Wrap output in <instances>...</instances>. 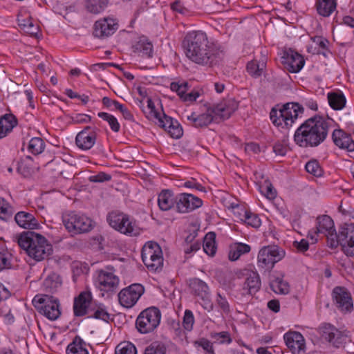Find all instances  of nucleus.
I'll return each mask as SVG.
<instances>
[{"mask_svg": "<svg viewBox=\"0 0 354 354\" xmlns=\"http://www.w3.org/2000/svg\"><path fill=\"white\" fill-rule=\"evenodd\" d=\"M170 88L172 91L176 92L178 95L183 100L187 91L189 90V86L188 83L186 82H183L182 83L171 82Z\"/></svg>", "mask_w": 354, "mask_h": 354, "instance_id": "49", "label": "nucleus"}, {"mask_svg": "<svg viewBox=\"0 0 354 354\" xmlns=\"http://www.w3.org/2000/svg\"><path fill=\"white\" fill-rule=\"evenodd\" d=\"M111 179V176L104 172H100L88 177V180L91 183H104L109 181Z\"/></svg>", "mask_w": 354, "mask_h": 354, "instance_id": "55", "label": "nucleus"}, {"mask_svg": "<svg viewBox=\"0 0 354 354\" xmlns=\"http://www.w3.org/2000/svg\"><path fill=\"white\" fill-rule=\"evenodd\" d=\"M40 227V225L34 215L30 213L24 212V229L32 231Z\"/></svg>", "mask_w": 354, "mask_h": 354, "instance_id": "45", "label": "nucleus"}, {"mask_svg": "<svg viewBox=\"0 0 354 354\" xmlns=\"http://www.w3.org/2000/svg\"><path fill=\"white\" fill-rule=\"evenodd\" d=\"M98 116L108 122L111 129L115 131L118 132L120 130V124L118 122V120L112 115H110L107 113L100 112L98 113Z\"/></svg>", "mask_w": 354, "mask_h": 354, "instance_id": "50", "label": "nucleus"}, {"mask_svg": "<svg viewBox=\"0 0 354 354\" xmlns=\"http://www.w3.org/2000/svg\"><path fill=\"white\" fill-rule=\"evenodd\" d=\"M133 52L138 53L139 55L147 58H151L153 56V45L145 37H142L133 46Z\"/></svg>", "mask_w": 354, "mask_h": 354, "instance_id": "26", "label": "nucleus"}, {"mask_svg": "<svg viewBox=\"0 0 354 354\" xmlns=\"http://www.w3.org/2000/svg\"><path fill=\"white\" fill-rule=\"evenodd\" d=\"M175 209L178 212L186 213L200 207L203 205V201H178L175 203Z\"/></svg>", "mask_w": 354, "mask_h": 354, "instance_id": "35", "label": "nucleus"}, {"mask_svg": "<svg viewBox=\"0 0 354 354\" xmlns=\"http://www.w3.org/2000/svg\"><path fill=\"white\" fill-rule=\"evenodd\" d=\"M195 319L192 310H185L183 319V326L185 330L191 331L193 329Z\"/></svg>", "mask_w": 354, "mask_h": 354, "instance_id": "51", "label": "nucleus"}, {"mask_svg": "<svg viewBox=\"0 0 354 354\" xmlns=\"http://www.w3.org/2000/svg\"><path fill=\"white\" fill-rule=\"evenodd\" d=\"M32 303L38 311L49 320L55 321L61 315L59 301L53 296L36 295L32 299Z\"/></svg>", "mask_w": 354, "mask_h": 354, "instance_id": "6", "label": "nucleus"}, {"mask_svg": "<svg viewBox=\"0 0 354 354\" xmlns=\"http://www.w3.org/2000/svg\"><path fill=\"white\" fill-rule=\"evenodd\" d=\"M24 250L36 261L48 257L52 252V245L42 235L33 231L24 232Z\"/></svg>", "mask_w": 354, "mask_h": 354, "instance_id": "3", "label": "nucleus"}, {"mask_svg": "<svg viewBox=\"0 0 354 354\" xmlns=\"http://www.w3.org/2000/svg\"><path fill=\"white\" fill-rule=\"evenodd\" d=\"M109 0H86V10L93 14L102 12L107 6Z\"/></svg>", "mask_w": 354, "mask_h": 354, "instance_id": "38", "label": "nucleus"}, {"mask_svg": "<svg viewBox=\"0 0 354 354\" xmlns=\"http://www.w3.org/2000/svg\"><path fill=\"white\" fill-rule=\"evenodd\" d=\"M283 339L286 346L292 354H305V339L299 332H287L284 334Z\"/></svg>", "mask_w": 354, "mask_h": 354, "instance_id": "18", "label": "nucleus"}, {"mask_svg": "<svg viewBox=\"0 0 354 354\" xmlns=\"http://www.w3.org/2000/svg\"><path fill=\"white\" fill-rule=\"evenodd\" d=\"M293 245L300 252H306L308 250L309 243L306 239H301L300 241H294Z\"/></svg>", "mask_w": 354, "mask_h": 354, "instance_id": "63", "label": "nucleus"}, {"mask_svg": "<svg viewBox=\"0 0 354 354\" xmlns=\"http://www.w3.org/2000/svg\"><path fill=\"white\" fill-rule=\"evenodd\" d=\"M95 305L92 294L89 290L81 292L74 299L73 313L75 316L82 317L89 315Z\"/></svg>", "mask_w": 354, "mask_h": 354, "instance_id": "16", "label": "nucleus"}, {"mask_svg": "<svg viewBox=\"0 0 354 354\" xmlns=\"http://www.w3.org/2000/svg\"><path fill=\"white\" fill-rule=\"evenodd\" d=\"M333 122V119L321 116L310 118L296 130L295 142L301 147H317L324 141Z\"/></svg>", "mask_w": 354, "mask_h": 354, "instance_id": "2", "label": "nucleus"}, {"mask_svg": "<svg viewBox=\"0 0 354 354\" xmlns=\"http://www.w3.org/2000/svg\"><path fill=\"white\" fill-rule=\"evenodd\" d=\"M161 313L156 307L147 308L138 316L136 326L138 330L143 334L153 331L160 324Z\"/></svg>", "mask_w": 354, "mask_h": 354, "instance_id": "9", "label": "nucleus"}, {"mask_svg": "<svg viewBox=\"0 0 354 354\" xmlns=\"http://www.w3.org/2000/svg\"><path fill=\"white\" fill-rule=\"evenodd\" d=\"M215 302L221 311L225 314H228L230 311V304L225 297L222 296L220 292L216 293Z\"/></svg>", "mask_w": 354, "mask_h": 354, "instance_id": "52", "label": "nucleus"}, {"mask_svg": "<svg viewBox=\"0 0 354 354\" xmlns=\"http://www.w3.org/2000/svg\"><path fill=\"white\" fill-rule=\"evenodd\" d=\"M286 252L276 245L264 246L257 256V266L264 271H270L274 265L284 258Z\"/></svg>", "mask_w": 354, "mask_h": 354, "instance_id": "8", "label": "nucleus"}, {"mask_svg": "<svg viewBox=\"0 0 354 354\" xmlns=\"http://www.w3.org/2000/svg\"><path fill=\"white\" fill-rule=\"evenodd\" d=\"M189 286L192 293L199 298H204L207 295H210L209 288L207 284L200 279H191L189 280Z\"/></svg>", "mask_w": 354, "mask_h": 354, "instance_id": "29", "label": "nucleus"}, {"mask_svg": "<svg viewBox=\"0 0 354 354\" xmlns=\"http://www.w3.org/2000/svg\"><path fill=\"white\" fill-rule=\"evenodd\" d=\"M337 244L331 249L341 246L343 253L348 257H354V223H344L339 229L336 237L334 239Z\"/></svg>", "mask_w": 354, "mask_h": 354, "instance_id": "10", "label": "nucleus"}, {"mask_svg": "<svg viewBox=\"0 0 354 354\" xmlns=\"http://www.w3.org/2000/svg\"><path fill=\"white\" fill-rule=\"evenodd\" d=\"M288 151L286 145L277 142L273 146V151L277 156H284Z\"/></svg>", "mask_w": 354, "mask_h": 354, "instance_id": "60", "label": "nucleus"}, {"mask_svg": "<svg viewBox=\"0 0 354 354\" xmlns=\"http://www.w3.org/2000/svg\"><path fill=\"white\" fill-rule=\"evenodd\" d=\"M282 58L284 64L288 66V70L291 73L299 72L303 68L305 63L304 57L292 49L284 52Z\"/></svg>", "mask_w": 354, "mask_h": 354, "instance_id": "22", "label": "nucleus"}, {"mask_svg": "<svg viewBox=\"0 0 354 354\" xmlns=\"http://www.w3.org/2000/svg\"><path fill=\"white\" fill-rule=\"evenodd\" d=\"M211 337L219 344H230L232 342L230 334L227 331L212 333Z\"/></svg>", "mask_w": 354, "mask_h": 354, "instance_id": "53", "label": "nucleus"}, {"mask_svg": "<svg viewBox=\"0 0 354 354\" xmlns=\"http://www.w3.org/2000/svg\"><path fill=\"white\" fill-rule=\"evenodd\" d=\"M38 171L39 168L37 167H26V168H24V178L27 180L35 179V177L37 176Z\"/></svg>", "mask_w": 354, "mask_h": 354, "instance_id": "59", "label": "nucleus"}, {"mask_svg": "<svg viewBox=\"0 0 354 354\" xmlns=\"http://www.w3.org/2000/svg\"><path fill=\"white\" fill-rule=\"evenodd\" d=\"M60 286L61 280L59 277L55 273H52L44 279L42 288L46 292L53 293L55 292Z\"/></svg>", "mask_w": 354, "mask_h": 354, "instance_id": "34", "label": "nucleus"}, {"mask_svg": "<svg viewBox=\"0 0 354 354\" xmlns=\"http://www.w3.org/2000/svg\"><path fill=\"white\" fill-rule=\"evenodd\" d=\"M109 224L115 230L129 236H136L140 234L141 229L136 220L118 211H113L107 216Z\"/></svg>", "mask_w": 354, "mask_h": 354, "instance_id": "5", "label": "nucleus"}, {"mask_svg": "<svg viewBox=\"0 0 354 354\" xmlns=\"http://www.w3.org/2000/svg\"><path fill=\"white\" fill-rule=\"evenodd\" d=\"M306 170L308 173L313 175L315 177L322 176L323 170L319 166L318 162L315 160H310L306 165Z\"/></svg>", "mask_w": 354, "mask_h": 354, "instance_id": "47", "label": "nucleus"}, {"mask_svg": "<svg viewBox=\"0 0 354 354\" xmlns=\"http://www.w3.org/2000/svg\"><path fill=\"white\" fill-rule=\"evenodd\" d=\"M100 130L95 127H86L75 138L77 146L82 150H88L95 144Z\"/></svg>", "mask_w": 354, "mask_h": 354, "instance_id": "17", "label": "nucleus"}, {"mask_svg": "<svg viewBox=\"0 0 354 354\" xmlns=\"http://www.w3.org/2000/svg\"><path fill=\"white\" fill-rule=\"evenodd\" d=\"M144 354H166V348L163 344H152L145 348Z\"/></svg>", "mask_w": 354, "mask_h": 354, "instance_id": "54", "label": "nucleus"}, {"mask_svg": "<svg viewBox=\"0 0 354 354\" xmlns=\"http://www.w3.org/2000/svg\"><path fill=\"white\" fill-rule=\"evenodd\" d=\"M63 223L66 229L73 234L87 232L93 228V221L90 218L74 212L64 215Z\"/></svg>", "mask_w": 354, "mask_h": 354, "instance_id": "11", "label": "nucleus"}, {"mask_svg": "<svg viewBox=\"0 0 354 354\" xmlns=\"http://www.w3.org/2000/svg\"><path fill=\"white\" fill-rule=\"evenodd\" d=\"M215 238L216 235L214 232L207 233L204 238L203 250L209 256H214L216 251Z\"/></svg>", "mask_w": 354, "mask_h": 354, "instance_id": "37", "label": "nucleus"}, {"mask_svg": "<svg viewBox=\"0 0 354 354\" xmlns=\"http://www.w3.org/2000/svg\"><path fill=\"white\" fill-rule=\"evenodd\" d=\"M45 148L44 140L39 137L32 138L28 145V151L33 155H39L42 153Z\"/></svg>", "mask_w": 354, "mask_h": 354, "instance_id": "43", "label": "nucleus"}, {"mask_svg": "<svg viewBox=\"0 0 354 354\" xmlns=\"http://www.w3.org/2000/svg\"><path fill=\"white\" fill-rule=\"evenodd\" d=\"M322 338L336 348L344 346L348 341V335L330 324H324L319 327Z\"/></svg>", "mask_w": 354, "mask_h": 354, "instance_id": "13", "label": "nucleus"}, {"mask_svg": "<svg viewBox=\"0 0 354 354\" xmlns=\"http://www.w3.org/2000/svg\"><path fill=\"white\" fill-rule=\"evenodd\" d=\"M12 214L11 207L6 201H0V218L6 220Z\"/></svg>", "mask_w": 354, "mask_h": 354, "instance_id": "57", "label": "nucleus"}, {"mask_svg": "<svg viewBox=\"0 0 354 354\" xmlns=\"http://www.w3.org/2000/svg\"><path fill=\"white\" fill-rule=\"evenodd\" d=\"M261 279L259 274L256 272H250L243 283V289L249 295H254L261 288Z\"/></svg>", "mask_w": 354, "mask_h": 354, "instance_id": "27", "label": "nucleus"}, {"mask_svg": "<svg viewBox=\"0 0 354 354\" xmlns=\"http://www.w3.org/2000/svg\"><path fill=\"white\" fill-rule=\"evenodd\" d=\"M115 354H137L134 344L129 342L120 343L115 348Z\"/></svg>", "mask_w": 354, "mask_h": 354, "instance_id": "46", "label": "nucleus"}, {"mask_svg": "<svg viewBox=\"0 0 354 354\" xmlns=\"http://www.w3.org/2000/svg\"><path fill=\"white\" fill-rule=\"evenodd\" d=\"M142 260L149 270L156 272L163 266V256L160 246L154 241H147L142 250Z\"/></svg>", "mask_w": 354, "mask_h": 354, "instance_id": "7", "label": "nucleus"}, {"mask_svg": "<svg viewBox=\"0 0 354 354\" xmlns=\"http://www.w3.org/2000/svg\"><path fill=\"white\" fill-rule=\"evenodd\" d=\"M11 254L2 245H0V269L9 268L11 266Z\"/></svg>", "mask_w": 354, "mask_h": 354, "instance_id": "48", "label": "nucleus"}, {"mask_svg": "<svg viewBox=\"0 0 354 354\" xmlns=\"http://www.w3.org/2000/svg\"><path fill=\"white\" fill-rule=\"evenodd\" d=\"M201 95V93L198 91H192L189 93H186V95L183 98L184 102H195L197 98H198Z\"/></svg>", "mask_w": 354, "mask_h": 354, "instance_id": "64", "label": "nucleus"}, {"mask_svg": "<svg viewBox=\"0 0 354 354\" xmlns=\"http://www.w3.org/2000/svg\"><path fill=\"white\" fill-rule=\"evenodd\" d=\"M176 202V201H157L158 207L162 211L175 209Z\"/></svg>", "mask_w": 354, "mask_h": 354, "instance_id": "61", "label": "nucleus"}, {"mask_svg": "<svg viewBox=\"0 0 354 354\" xmlns=\"http://www.w3.org/2000/svg\"><path fill=\"white\" fill-rule=\"evenodd\" d=\"M186 56L193 62L203 66L218 64L224 57L223 49L210 42L205 32L198 30L188 32L184 38Z\"/></svg>", "mask_w": 354, "mask_h": 354, "instance_id": "1", "label": "nucleus"}, {"mask_svg": "<svg viewBox=\"0 0 354 354\" xmlns=\"http://www.w3.org/2000/svg\"><path fill=\"white\" fill-rule=\"evenodd\" d=\"M147 108L149 110L148 118L150 119H156L158 122L162 118V115L156 110L154 103L150 98L147 100Z\"/></svg>", "mask_w": 354, "mask_h": 354, "instance_id": "56", "label": "nucleus"}, {"mask_svg": "<svg viewBox=\"0 0 354 354\" xmlns=\"http://www.w3.org/2000/svg\"><path fill=\"white\" fill-rule=\"evenodd\" d=\"M332 138L335 145L348 151H354V140L351 136L342 129H335L332 133Z\"/></svg>", "mask_w": 354, "mask_h": 354, "instance_id": "25", "label": "nucleus"}, {"mask_svg": "<svg viewBox=\"0 0 354 354\" xmlns=\"http://www.w3.org/2000/svg\"><path fill=\"white\" fill-rule=\"evenodd\" d=\"M17 124V120L11 113H6L0 117V139L6 136Z\"/></svg>", "mask_w": 354, "mask_h": 354, "instance_id": "28", "label": "nucleus"}, {"mask_svg": "<svg viewBox=\"0 0 354 354\" xmlns=\"http://www.w3.org/2000/svg\"><path fill=\"white\" fill-rule=\"evenodd\" d=\"M304 109L297 103L289 102L284 104L279 110L272 109L270 113V120L277 127H290Z\"/></svg>", "mask_w": 354, "mask_h": 354, "instance_id": "4", "label": "nucleus"}, {"mask_svg": "<svg viewBox=\"0 0 354 354\" xmlns=\"http://www.w3.org/2000/svg\"><path fill=\"white\" fill-rule=\"evenodd\" d=\"M271 289L277 294L286 295L290 291V286L288 282L281 277H277L270 282Z\"/></svg>", "mask_w": 354, "mask_h": 354, "instance_id": "39", "label": "nucleus"}, {"mask_svg": "<svg viewBox=\"0 0 354 354\" xmlns=\"http://www.w3.org/2000/svg\"><path fill=\"white\" fill-rule=\"evenodd\" d=\"M266 68V63L264 61L257 62L256 60H252L247 64V71L253 77L257 78L262 75V73Z\"/></svg>", "mask_w": 354, "mask_h": 354, "instance_id": "40", "label": "nucleus"}, {"mask_svg": "<svg viewBox=\"0 0 354 354\" xmlns=\"http://www.w3.org/2000/svg\"><path fill=\"white\" fill-rule=\"evenodd\" d=\"M238 102L234 98H227L212 106V111L218 120L228 119L237 109Z\"/></svg>", "mask_w": 354, "mask_h": 354, "instance_id": "20", "label": "nucleus"}, {"mask_svg": "<svg viewBox=\"0 0 354 354\" xmlns=\"http://www.w3.org/2000/svg\"><path fill=\"white\" fill-rule=\"evenodd\" d=\"M89 317H93L95 319H102L104 322H108L110 319V314L106 311L105 307L102 304L97 305L95 304L91 313L88 315Z\"/></svg>", "mask_w": 354, "mask_h": 354, "instance_id": "41", "label": "nucleus"}, {"mask_svg": "<svg viewBox=\"0 0 354 354\" xmlns=\"http://www.w3.org/2000/svg\"><path fill=\"white\" fill-rule=\"evenodd\" d=\"M113 104L114 105L115 108L118 110H119L121 113L122 114L123 117L128 120H133V115L129 111V110L124 107L123 104H120L117 101H113Z\"/></svg>", "mask_w": 354, "mask_h": 354, "instance_id": "58", "label": "nucleus"}, {"mask_svg": "<svg viewBox=\"0 0 354 354\" xmlns=\"http://www.w3.org/2000/svg\"><path fill=\"white\" fill-rule=\"evenodd\" d=\"M212 111V107L207 109L206 112L200 115L192 113L187 116V120L192 122L195 127H204L209 125L212 122H218L216 115Z\"/></svg>", "mask_w": 354, "mask_h": 354, "instance_id": "24", "label": "nucleus"}, {"mask_svg": "<svg viewBox=\"0 0 354 354\" xmlns=\"http://www.w3.org/2000/svg\"><path fill=\"white\" fill-rule=\"evenodd\" d=\"M237 215L240 220L252 227H257L261 224V221L259 217L245 209H241V212H238Z\"/></svg>", "mask_w": 354, "mask_h": 354, "instance_id": "36", "label": "nucleus"}, {"mask_svg": "<svg viewBox=\"0 0 354 354\" xmlns=\"http://www.w3.org/2000/svg\"><path fill=\"white\" fill-rule=\"evenodd\" d=\"M333 298L337 308L342 312H349L353 308L350 292L344 287H335L333 290Z\"/></svg>", "mask_w": 354, "mask_h": 354, "instance_id": "19", "label": "nucleus"}, {"mask_svg": "<svg viewBox=\"0 0 354 354\" xmlns=\"http://www.w3.org/2000/svg\"><path fill=\"white\" fill-rule=\"evenodd\" d=\"M259 187L260 192L266 197L267 199H274L277 196V190L274 188L271 183L268 180L263 182H259Z\"/></svg>", "mask_w": 354, "mask_h": 354, "instance_id": "42", "label": "nucleus"}, {"mask_svg": "<svg viewBox=\"0 0 354 354\" xmlns=\"http://www.w3.org/2000/svg\"><path fill=\"white\" fill-rule=\"evenodd\" d=\"M160 127L164 128L173 138H180L183 134V129L176 120L162 113V118L158 122Z\"/></svg>", "mask_w": 354, "mask_h": 354, "instance_id": "23", "label": "nucleus"}, {"mask_svg": "<svg viewBox=\"0 0 354 354\" xmlns=\"http://www.w3.org/2000/svg\"><path fill=\"white\" fill-rule=\"evenodd\" d=\"M313 43H315V45L318 46L319 48L323 50H327V46L328 44V41L322 37H315L313 39Z\"/></svg>", "mask_w": 354, "mask_h": 354, "instance_id": "62", "label": "nucleus"}, {"mask_svg": "<svg viewBox=\"0 0 354 354\" xmlns=\"http://www.w3.org/2000/svg\"><path fill=\"white\" fill-rule=\"evenodd\" d=\"M40 32L38 24L32 18H30L26 23H24V33L37 39Z\"/></svg>", "mask_w": 354, "mask_h": 354, "instance_id": "44", "label": "nucleus"}, {"mask_svg": "<svg viewBox=\"0 0 354 354\" xmlns=\"http://www.w3.org/2000/svg\"><path fill=\"white\" fill-rule=\"evenodd\" d=\"M250 249V246L248 244L236 243L230 246L228 254L229 259L230 261H236L241 255L248 253Z\"/></svg>", "mask_w": 354, "mask_h": 354, "instance_id": "33", "label": "nucleus"}, {"mask_svg": "<svg viewBox=\"0 0 354 354\" xmlns=\"http://www.w3.org/2000/svg\"><path fill=\"white\" fill-rule=\"evenodd\" d=\"M96 283L98 288L103 291H115L119 285V277L114 273L113 267H106L97 271Z\"/></svg>", "mask_w": 354, "mask_h": 354, "instance_id": "12", "label": "nucleus"}, {"mask_svg": "<svg viewBox=\"0 0 354 354\" xmlns=\"http://www.w3.org/2000/svg\"><path fill=\"white\" fill-rule=\"evenodd\" d=\"M316 234H322L327 239L328 247H333L337 244L334 239L336 237V230L334 222L328 215H322L317 218Z\"/></svg>", "mask_w": 354, "mask_h": 354, "instance_id": "15", "label": "nucleus"}, {"mask_svg": "<svg viewBox=\"0 0 354 354\" xmlns=\"http://www.w3.org/2000/svg\"><path fill=\"white\" fill-rule=\"evenodd\" d=\"M144 292L145 288L141 284H131L118 293L119 303L123 307L130 308L137 303Z\"/></svg>", "mask_w": 354, "mask_h": 354, "instance_id": "14", "label": "nucleus"}, {"mask_svg": "<svg viewBox=\"0 0 354 354\" xmlns=\"http://www.w3.org/2000/svg\"><path fill=\"white\" fill-rule=\"evenodd\" d=\"M328 100L329 105L335 110L342 109L346 102L344 95L340 91L328 93Z\"/></svg>", "mask_w": 354, "mask_h": 354, "instance_id": "32", "label": "nucleus"}, {"mask_svg": "<svg viewBox=\"0 0 354 354\" xmlns=\"http://www.w3.org/2000/svg\"><path fill=\"white\" fill-rule=\"evenodd\" d=\"M337 0H317V12L323 17H329L336 9Z\"/></svg>", "mask_w": 354, "mask_h": 354, "instance_id": "31", "label": "nucleus"}, {"mask_svg": "<svg viewBox=\"0 0 354 354\" xmlns=\"http://www.w3.org/2000/svg\"><path fill=\"white\" fill-rule=\"evenodd\" d=\"M67 354H89L86 342L79 336H76L66 348Z\"/></svg>", "mask_w": 354, "mask_h": 354, "instance_id": "30", "label": "nucleus"}, {"mask_svg": "<svg viewBox=\"0 0 354 354\" xmlns=\"http://www.w3.org/2000/svg\"><path fill=\"white\" fill-rule=\"evenodd\" d=\"M118 28L115 19L104 18L95 23L93 34L99 38L107 37L113 35Z\"/></svg>", "mask_w": 354, "mask_h": 354, "instance_id": "21", "label": "nucleus"}]
</instances>
